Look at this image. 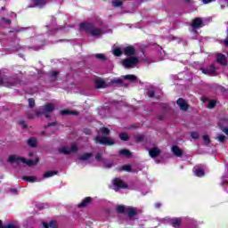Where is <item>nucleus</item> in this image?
I'll list each match as a JSON object with an SVG mask.
<instances>
[{
    "label": "nucleus",
    "mask_w": 228,
    "mask_h": 228,
    "mask_svg": "<svg viewBox=\"0 0 228 228\" xmlns=\"http://www.w3.org/2000/svg\"><path fill=\"white\" fill-rule=\"evenodd\" d=\"M126 213L128 215L129 218H133V216H136V208L133 207H129L126 208Z\"/></svg>",
    "instance_id": "obj_17"
},
{
    "label": "nucleus",
    "mask_w": 228,
    "mask_h": 228,
    "mask_svg": "<svg viewBox=\"0 0 228 228\" xmlns=\"http://www.w3.org/2000/svg\"><path fill=\"white\" fill-rule=\"evenodd\" d=\"M108 85L102 78H96L95 80V88H106Z\"/></svg>",
    "instance_id": "obj_16"
},
{
    "label": "nucleus",
    "mask_w": 228,
    "mask_h": 228,
    "mask_svg": "<svg viewBox=\"0 0 228 228\" xmlns=\"http://www.w3.org/2000/svg\"><path fill=\"white\" fill-rule=\"evenodd\" d=\"M95 159H97V161H101L102 159V158L101 157L100 154L95 156Z\"/></svg>",
    "instance_id": "obj_52"
},
{
    "label": "nucleus",
    "mask_w": 228,
    "mask_h": 228,
    "mask_svg": "<svg viewBox=\"0 0 228 228\" xmlns=\"http://www.w3.org/2000/svg\"><path fill=\"white\" fill-rule=\"evenodd\" d=\"M17 84H19V78L15 77H4L0 79L1 86H6L7 88H12V86H15Z\"/></svg>",
    "instance_id": "obj_5"
},
{
    "label": "nucleus",
    "mask_w": 228,
    "mask_h": 228,
    "mask_svg": "<svg viewBox=\"0 0 228 228\" xmlns=\"http://www.w3.org/2000/svg\"><path fill=\"white\" fill-rule=\"evenodd\" d=\"M203 140L207 145H209V143H211V141L209 140V135H203Z\"/></svg>",
    "instance_id": "obj_40"
},
{
    "label": "nucleus",
    "mask_w": 228,
    "mask_h": 228,
    "mask_svg": "<svg viewBox=\"0 0 228 228\" xmlns=\"http://www.w3.org/2000/svg\"><path fill=\"white\" fill-rule=\"evenodd\" d=\"M139 61L140 59L138 57H128L122 61V65L125 69H134Z\"/></svg>",
    "instance_id": "obj_6"
},
{
    "label": "nucleus",
    "mask_w": 228,
    "mask_h": 228,
    "mask_svg": "<svg viewBox=\"0 0 228 228\" xmlns=\"http://www.w3.org/2000/svg\"><path fill=\"white\" fill-rule=\"evenodd\" d=\"M37 138L32 137L28 140V145H29V147H37Z\"/></svg>",
    "instance_id": "obj_25"
},
{
    "label": "nucleus",
    "mask_w": 228,
    "mask_h": 228,
    "mask_svg": "<svg viewBox=\"0 0 228 228\" xmlns=\"http://www.w3.org/2000/svg\"><path fill=\"white\" fill-rule=\"evenodd\" d=\"M90 158H92V153H86L78 158V161L79 163H83V161H88Z\"/></svg>",
    "instance_id": "obj_21"
},
{
    "label": "nucleus",
    "mask_w": 228,
    "mask_h": 228,
    "mask_svg": "<svg viewBox=\"0 0 228 228\" xmlns=\"http://www.w3.org/2000/svg\"><path fill=\"white\" fill-rule=\"evenodd\" d=\"M201 70L203 74H208V76H215L216 68H215V65H210L208 68L202 69Z\"/></svg>",
    "instance_id": "obj_13"
},
{
    "label": "nucleus",
    "mask_w": 228,
    "mask_h": 228,
    "mask_svg": "<svg viewBox=\"0 0 228 228\" xmlns=\"http://www.w3.org/2000/svg\"><path fill=\"white\" fill-rule=\"evenodd\" d=\"M94 58H97L98 60H106V56L102 53H97L94 55Z\"/></svg>",
    "instance_id": "obj_39"
},
{
    "label": "nucleus",
    "mask_w": 228,
    "mask_h": 228,
    "mask_svg": "<svg viewBox=\"0 0 228 228\" xmlns=\"http://www.w3.org/2000/svg\"><path fill=\"white\" fill-rule=\"evenodd\" d=\"M159 154H161V150L157 147H153L149 150V155L151 156V158H158Z\"/></svg>",
    "instance_id": "obj_14"
},
{
    "label": "nucleus",
    "mask_w": 228,
    "mask_h": 228,
    "mask_svg": "<svg viewBox=\"0 0 228 228\" xmlns=\"http://www.w3.org/2000/svg\"><path fill=\"white\" fill-rule=\"evenodd\" d=\"M54 111V105L53 103H47L45 106L40 107L39 110L36 111V117H40V115H45L46 118L51 117L49 113Z\"/></svg>",
    "instance_id": "obj_4"
},
{
    "label": "nucleus",
    "mask_w": 228,
    "mask_h": 228,
    "mask_svg": "<svg viewBox=\"0 0 228 228\" xmlns=\"http://www.w3.org/2000/svg\"><path fill=\"white\" fill-rule=\"evenodd\" d=\"M60 154L69 155L74 154V152H77V145L76 143L71 144L70 147L69 146H62L58 149Z\"/></svg>",
    "instance_id": "obj_7"
},
{
    "label": "nucleus",
    "mask_w": 228,
    "mask_h": 228,
    "mask_svg": "<svg viewBox=\"0 0 228 228\" xmlns=\"http://www.w3.org/2000/svg\"><path fill=\"white\" fill-rule=\"evenodd\" d=\"M53 126H56V122L49 123L45 127H51Z\"/></svg>",
    "instance_id": "obj_51"
},
{
    "label": "nucleus",
    "mask_w": 228,
    "mask_h": 228,
    "mask_svg": "<svg viewBox=\"0 0 228 228\" xmlns=\"http://www.w3.org/2000/svg\"><path fill=\"white\" fill-rule=\"evenodd\" d=\"M224 44H225V45H228V38H226V39L224 40Z\"/></svg>",
    "instance_id": "obj_55"
},
{
    "label": "nucleus",
    "mask_w": 228,
    "mask_h": 228,
    "mask_svg": "<svg viewBox=\"0 0 228 228\" xmlns=\"http://www.w3.org/2000/svg\"><path fill=\"white\" fill-rule=\"evenodd\" d=\"M101 133L102 134V138L100 136L95 137L96 143H101L102 145H113L115 142L110 136V130L107 127L101 128Z\"/></svg>",
    "instance_id": "obj_3"
},
{
    "label": "nucleus",
    "mask_w": 228,
    "mask_h": 228,
    "mask_svg": "<svg viewBox=\"0 0 228 228\" xmlns=\"http://www.w3.org/2000/svg\"><path fill=\"white\" fill-rule=\"evenodd\" d=\"M148 96L151 98L154 97V91L152 90L148 91Z\"/></svg>",
    "instance_id": "obj_48"
},
{
    "label": "nucleus",
    "mask_w": 228,
    "mask_h": 228,
    "mask_svg": "<svg viewBox=\"0 0 228 228\" xmlns=\"http://www.w3.org/2000/svg\"><path fill=\"white\" fill-rule=\"evenodd\" d=\"M29 108H35V100L33 98L28 99Z\"/></svg>",
    "instance_id": "obj_41"
},
{
    "label": "nucleus",
    "mask_w": 228,
    "mask_h": 228,
    "mask_svg": "<svg viewBox=\"0 0 228 228\" xmlns=\"http://www.w3.org/2000/svg\"><path fill=\"white\" fill-rule=\"evenodd\" d=\"M123 53L126 56H134L135 51H134V47L133 46H127L126 48L123 49Z\"/></svg>",
    "instance_id": "obj_15"
},
{
    "label": "nucleus",
    "mask_w": 228,
    "mask_h": 228,
    "mask_svg": "<svg viewBox=\"0 0 228 228\" xmlns=\"http://www.w3.org/2000/svg\"><path fill=\"white\" fill-rule=\"evenodd\" d=\"M171 151L173 154H175V156H176L177 158H181V156H183V151L179 149L178 146H173L171 148Z\"/></svg>",
    "instance_id": "obj_19"
},
{
    "label": "nucleus",
    "mask_w": 228,
    "mask_h": 228,
    "mask_svg": "<svg viewBox=\"0 0 228 228\" xmlns=\"http://www.w3.org/2000/svg\"><path fill=\"white\" fill-rule=\"evenodd\" d=\"M119 154L121 156H126V158H131V151H129L128 150L123 149L119 151Z\"/></svg>",
    "instance_id": "obj_27"
},
{
    "label": "nucleus",
    "mask_w": 228,
    "mask_h": 228,
    "mask_svg": "<svg viewBox=\"0 0 228 228\" xmlns=\"http://www.w3.org/2000/svg\"><path fill=\"white\" fill-rule=\"evenodd\" d=\"M1 20L2 22H4V24H12V21L8 19L2 18Z\"/></svg>",
    "instance_id": "obj_47"
},
{
    "label": "nucleus",
    "mask_w": 228,
    "mask_h": 228,
    "mask_svg": "<svg viewBox=\"0 0 228 228\" xmlns=\"http://www.w3.org/2000/svg\"><path fill=\"white\" fill-rule=\"evenodd\" d=\"M20 126L22 127V129H26L28 126L26 125V122L24 120L19 121Z\"/></svg>",
    "instance_id": "obj_45"
},
{
    "label": "nucleus",
    "mask_w": 228,
    "mask_h": 228,
    "mask_svg": "<svg viewBox=\"0 0 228 228\" xmlns=\"http://www.w3.org/2000/svg\"><path fill=\"white\" fill-rule=\"evenodd\" d=\"M23 181H28V183H35L37 182V176H23Z\"/></svg>",
    "instance_id": "obj_26"
},
{
    "label": "nucleus",
    "mask_w": 228,
    "mask_h": 228,
    "mask_svg": "<svg viewBox=\"0 0 228 228\" xmlns=\"http://www.w3.org/2000/svg\"><path fill=\"white\" fill-rule=\"evenodd\" d=\"M39 159L38 158H36L35 160L31 159H26L23 157H20L17 155H10L8 158V162L9 163H17L18 165H27V167H34V165H37L38 163Z\"/></svg>",
    "instance_id": "obj_1"
},
{
    "label": "nucleus",
    "mask_w": 228,
    "mask_h": 228,
    "mask_svg": "<svg viewBox=\"0 0 228 228\" xmlns=\"http://www.w3.org/2000/svg\"><path fill=\"white\" fill-rule=\"evenodd\" d=\"M103 167L105 168H111L113 167V162H110L108 160L103 161Z\"/></svg>",
    "instance_id": "obj_32"
},
{
    "label": "nucleus",
    "mask_w": 228,
    "mask_h": 228,
    "mask_svg": "<svg viewBox=\"0 0 228 228\" xmlns=\"http://www.w3.org/2000/svg\"><path fill=\"white\" fill-rule=\"evenodd\" d=\"M159 118V120H163V118H161V117H160V118Z\"/></svg>",
    "instance_id": "obj_61"
},
{
    "label": "nucleus",
    "mask_w": 228,
    "mask_h": 228,
    "mask_svg": "<svg viewBox=\"0 0 228 228\" xmlns=\"http://www.w3.org/2000/svg\"><path fill=\"white\" fill-rule=\"evenodd\" d=\"M10 191H11V193H12L13 195H17V193H19V191H17V189H11Z\"/></svg>",
    "instance_id": "obj_49"
},
{
    "label": "nucleus",
    "mask_w": 228,
    "mask_h": 228,
    "mask_svg": "<svg viewBox=\"0 0 228 228\" xmlns=\"http://www.w3.org/2000/svg\"><path fill=\"white\" fill-rule=\"evenodd\" d=\"M41 134H45V131H43V132L41 133Z\"/></svg>",
    "instance_id": "obj_60"
},
{
    "label": "nucleus",
    "mask_w": 228,
    "mask_h": 228,
    "mask_svg": "<svg viewBox=\"0 0 228 228\" xmlns=\"http://www.w3.org/2000/svg\"><path fill=\"white\" fill-rule=\"evenodd\" d=\"M215 106H216V101H215V100L209 101L208 108L209 110H213V108H215Z\"/></svg>",
    "instance_id": "obj_33"
},
{
    "label": "nucleus",
    "mask_w": 228,
    "mask_h": 228,
    "mask_svg": "<svg viewBox=\"0 0 228 228\" xmlns=\"http://www.w3.org/2000/svg\"><path fill=\"white\" fill-rule=\"evenodd\" d=\"M56 174H58V172H56V171H46V172L44 174L43 177H44L45 179H47V178H49V177H53V175H56Z\"/></svg>",
    "instance_id": "obj_24"
},
{
    "label": "nucleus",
    "mask_w": 228,
    "mask_h": 228,
    "mask_svg": "<svg viewBox=\"0 0 228 228\" xmlns=\"http://www.w3.org/2000/svg\"><path fill=\"white\" fill-rule=\"evenodd\" d=\"M61 115H73L74 112H70V110H64L61 111Z\"/></svg>",
    "instance_id": "obj_44"
},
{
    "label": "nucleus",
    "mask_w": 228,
    "mask_h": 228,
    "mask_svg": "<svg viewBox=\"0 0 228 228\" xmlns=\"http://www.w3.org/2000/svg\"><path fill=\"white\" fill-rule=\"evenodd\" d=\"M35 6H37V8H44L45 4H47V0H34Z\"/></svg>",
    "instance_id": "obj_20"
},
{
    "label": "nucleus",
    "mask_w": 228,
    "mask_h": 228,
    "mask_svg": "<svg viewBox=\"0 0 228 228\" xmlns=\"http://www.w3.org/2000/svg\"><path fill=\"white\" fill-rule=\"evenodd\" d=\"M123 79H126L127 81H131L132 83H134L136 81L137 77L134 75H126L121 77V78H114L111 80L112 85H122Z\"/></svg>",
    "instance_id": "obj_8"
},
{
    "label": "nucleus",
    "mask_w": 228,
    "mask_h": 228,
    "mask_svg": "<svg viewBox=\"0 0 228 228\" xmlns=\"http://www.w3.org/2000/svg\"><path fill=\"white\" fill-rule=\"evenodd\" d=\"M43 227H44V228H49V227L54 228V227H56V222L52 221V222H50L49 224H47V223L44 222V223H43Z\"/></svg>",
    "instance_id": "obj_29"
},
{
    "label": "nucleus",
    "mask_w": 228,
    "mask_h": 228,
    "mask_svg": "<svg viewBox=\"0 0 228 228\" xmlns=\"http://www.w3.org/2000/svg\"><path fill=\"white\" fill-rule=\"evenodd\" d=\"M222 131H223V133H224V134H227V136H228V126L223 127Z\"/></svg>",
    "instance_id": "obj_50"
},
{
    "label": "nucleus",
    "mask_w": 228,
    "mask_h": 228,
    "mask_svg": "<svg viewBox=\"0 0 228 228\" xmlns=\"http://www.w3.org/2000/svg\"><path fill=\"white\" fill-rule=\"evenodd\" d=\"M28 118H35L31 115H28Z\"/></svg>",
    "instance_id": "obj_58"
},
{
    "label": "nucleus",
    "mask_w": 228,
    "mask_h": 228,
    "mask_svg": "<svg viewBox=\"0 0 228 228\" xmlns=\"http://www.w3.org/2000/svg\"><path fill=\"white\" fill-rule=\"evenodd\" d=\"M176 104L179 106L182 111H186L188 110V103L183 98H179L176 102Z\"/></svg>",
    "instance_id": "obj_12"
},
{
    "label": "nucleus",
    "mask_w": 228,
    "mask_h": 228,
    "mask_svg": "<svg viewBox=\"0 0 228 228\" xmlns=\"http://www.w3.org/2000/svg\"><path fill=\"white\" fill-rule=\"evenodd\" d=\"M89 202H92V198L87 197L85 200H83V201L80 204H78V208H86V205Z\"/></svg>",
    "instance_id": "obj_22"
},
{
    "label": "nucleus",
    "mask_w": 228,
    "mask_h": 228,
    "mask_svg": "<svg viewBox=\"0 0 228 228\" xmlns=\"http://www.w3.org/2000/svg\"><path fill=\"white\" fill-rule=\"evenodd\" d=\"M114 56H120L122 54V50L120 48H116L112 51Z\"/></svg>",
    "instance_id": "obj_35"
},
{
    "label": "nucleus",
    "mask_w": 228,
    "mask_h": 228,
    "mask_svg": "<svg viewBox=\"0 0 228 228\" xmlns=\"http://www.w3.org/2000/svg\"><path fill=\"white\" fill-rule=\"evenodd\" d=\"M118 170H121L124 172H132L131 165H124L121 167H119Z\"/></svg>",
    "instance_id": "obj_28"
},
{
    "label": "nucleus",
    "mask_w": 228,
    "mask_h": 228,
    "mask_svg": "<svg viewBox=\"0 0 228 228\" xmlns=\"http://www.w3.org/2000/svg\"><path fill=\"white\" fill-rule=\"evenodd\" d=\"M191 137L193 138V140H198V138H199V133H197V132H191Z\"/></svg>",
    "instance_id": "obj_43"
},
{
    "label": "nucleus",
    "mask_w": 228,
    "mask_h": 228,
    "mask_svg": "<svg viewBox=\"0 0 228 228\" xmlns=\"http://www.w3.org/2000/svg\"><path fill=\"white\" fill-rule=\"evenodd\" d=\"M135 142H143V135H134Z\"/></svg>",
    "instance_id": "obj_42"
},
{
    "label": "nucleus",
    "mask_w": 228,
    "mask_h": 228,
    "mask_svg": "<svg viewBox=\"0 0 228 228\" xmlns=\"http://www.w3.org/2000/svg\"><path fill=\"white\" fill-rule=\"evenodd\" d=\"M80 29L86 31L87 33L92 35V37H94V38H99V37H101V35H102V29L99 28L94 26V24L88 23V22L81 23Z\"/></svg>",
    "instance_id": "obj_2"
},
{
    "label": "nucleus",
    "mask_w": 228,
    "mask_h": 228,
    "mask_svg": "<svg viewBox=\"0 0 228 228\" xmlns=\"http://www.w3.org/2000/svg\"><path fill=\"white\" fill-rule=\"evenodd\" d=\"M216 139H217V142L224 143V142H225L226 137L222 134H218Z\"/></svg>",
    "instance_id": "obj_31"
},
{
    "label": "nucleus",
    "mask_w": 228,
    "mask_h": 228,
    "mask_svg": "<svg viewBox=\"0 0 228 228\" xmlns=\"http://www.w3.org/2000/svg\"><path fill=\"white\" fill-rule=\"evenodd\" d=\"M19 31H22V29L15 30L16 33H19Z\"/></svg>",
    "instance_id": "obj_59"
},
{
    "label": "nucleus",
    "mask_w": 228,
    "mask_h": 228,
    "mask_svg": "<svg viewBox=\"0 0 228 228\" xmlns=\"http://www.w3.org/2000/svg\"><path fill=\"white\" fill-rule=\"evenodd\" d=\"M193 173L196 177H204V167L202 166H196L193 167Z\"/></svg>",
    "instance_id": "obj_11"
},
{
    "label": "nucleus",
    "mask_w": 228,
    "mask_h": 228,
    "mask_svg": "<svg viewBox=\"0 0 228 228\" xmlns=\"http://www.w3.org/2000/svg\"><path fill=\"white\" fill-rule=\"evenodd\" d=\"M172 218H170V217H165L164 219H163V222H164V224H172Z\"/></svg>",
    "instance_id": "obj_46"
},
{
    "label": "nucleus",
    "mask_w": 228,
    "mask_h": 228,
    "mask_svg": "<svg viewBox=\"0 0 228 228\" xmlns=\"http://www.w3.org/2000/svg\"><path fill=\"white\" fill-rule=\"evenodd\" d=\"M211 1H213V0H203V3H204V4H208L211 3Z\"/></svg>",
    "instance_id": "obj_53"
},
{
    "label": "nucleus",
    "mask_w": 228,
    "mask_h": 228,
    "mask_svg": "<svg viewBox=\"0 0 228 228\" xmlns=\"http://www.w3.org/2000/svg\"><path fill=\"white\" fill-rule=\"evenodd\" d=\"M202 26H204V22L202 21V19L195 18L192 20V23H191L192 31L195 32V29H199L200 28H202Z\"/></svg>",
    "instance_id": "obj_10"
},
{
    "label": "nucleus",
    "mask_w": 228,
    "mask_h": 228,
    "mask_svg": "<svg viewBox=\"0 0 228 228\" xmlns=\"http://www.w3.org/2000/svg\"><path fill=\"white\" fill-rule=\"evenodd\" d=\"M112 4H113V6L118 8V6H122V1H120V0H114V1H112Z\"/></svg>",
    "instance_id": "obj_38"
},
{
    "label": "nucleus",
    "mask_w": 228,
    "mask_h": 228,
    "mask_svg": "<svg viewBox=\"0 0 228 228\" xmlns=\"http://www.w3.org/2000/svg\"><path fill=\"white\" fill-rule=\"evenodd\" d=\"M36 51H38V48H36Z\"/></svg>",
    "instance_id": "obj_62"
},
{
    "label": "nucleus",
    "mask_w": 228,
    "mask_h": 228,
    "mask_svg": "<svg viewBox=\"0 0 228 228\" xmlns=\"http://www.w3.org/2000/svg\"><path fill=\"white\" fill-rule=\"evenodd\" d=\"M0 228H17V226L12 224H9L7 225H3V222L0 221Z\"/></svg>",
    "instance_id": "obj_37"
},
{
    "label": "nucleus",
    "mask_w": 228,
    "mask_h": 228,
    "mask_svg": "<svg viewBox=\"0 0 228 228\" xmlns=\"http://www.w3.org/2000/svg\"><path fill=\"white\" fill-rule=\"evenodd\" d=\"M118 213H126V207L124 205H119L117 207Z\"/></svg>",
    "instance_id": "obj_34"
},
{
    "label": "nucleus",
    "mask_w": 228,
    "mask_h": 228,
    "mask_svg": "<svg viewBox=\"0 0 228 228\" xmlns=\"http://www.w3.org/2000/svg\"><path fill=\"white\" fill-rule=\"evenodd\" d=\"M217 62L221 65H227V58H225V55L219 53L217 54Z\"/></svg>",
    "instance_id": "obj_18"
},
{
    "label": "nucleus",
    "mask_w": 228,
    "mask_h": 228,
    "mask_svg": "<svg viewBox=\"0 0 228 228\" xmlns=\"http://www.w3.org/2000/svg\"><path fill=\"white\" fill-rule=\"evenodd\" d=\"M58 74H60V72H58V71L52 72L51 75H50L51 81H56V76Z\"/></svg>",
    "instance_id": "obj_36"
},
{
    "label": "nucleus",
    "mask_w": 228,
    "mask_h": 228,
    "mask_svg": "<svg viewBox=\"0 0 228 228\" xmlns=\"http://www.w3.org/2000/svg\"><path fill=\"white\" fill-rule=\"evenodd\" d=\"M171 225L175 228H179L181 226V219L179 218H174L171 221Z\"/></svg>",
    "instance_id": "obj_23"
},
{
    "label": "nucleus",
    "mask_w": 228,
    "mask_h": 228,
    "mask_svg": "<svg viewBox=\"0 0 228 228\" xmlns=\"http://www.w3.org/2000/svg\"><path fill=\"white\" fill-rule=\"evenodd\" d=\"M28 156H35V153L30 152V153H28Z\"/></svg>",
    "instance_id": "obj_57"
},
{
    "label": "nucleus",
    "mask_w": 228,
    "mask_h": 228,
    "mask_svg": "<svg viewBox=\"0 0 228 228\" xmlns=\"http://www.w3.org/2000/svg\"><path fill=\"white\" fill-rule=\"evenodd\" d=\"M193 0H185V3H192Z\"/></svg>",
    "instance_id": "obj_56"
},
{
    "label": "nucleus",
    "mask_w": 228,
    "mask_h": 228,
    "mask_svg": "<svg viewBox=\"0 0 228 228\" xmlns=\"http://www.w3.org/2000/svg\"><path fill=\"white\" fill-rule=\"evenodd\" d=\"M120 188H127V184H126V183H124V181L120 180V178H116L114 179L113 182V190H115V191H118V190H120Z\"/></svg>",
    "instance_id": "obj_9"
},
{
    "label": "nucleus",
    "mask_w": 228,
    "mask_h": 228,
    "mask_svg": "<svg viewBox=\"0 0 228 228\" xmlns=\"http://www.w3.org/2000/svg\"><path fill=\"white\" fill-rule=\"evenodd\" d=\"M120 140H123V142H127L129 140V135L126 133H121L119 134Z\"/></svg>",
    "instance_id": "obj_30"
},
{
    "label": "nucleus",
    "mask_w": 228,
    "mask_h": 228,
    "mask_svg": "<svg viewBox=\"0 0 228 228\" xmlns=\"http://www.w3.org/2000/svg\"><path fill=\"white\" fill-rule=\"evenodd\" d=\"M155 208H161V203H156Z\"/></svg>",
    "instance_id": "obj_54"
}]
</instances>
